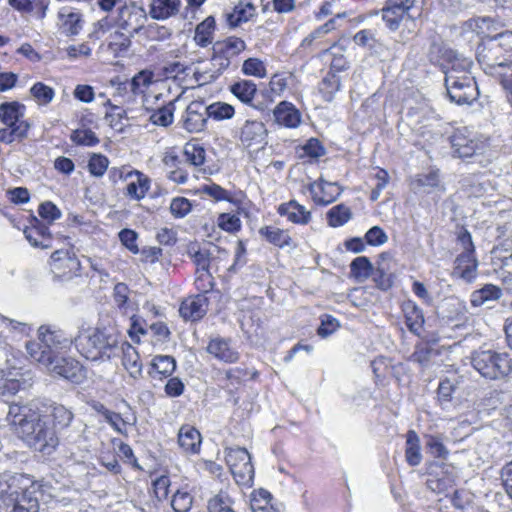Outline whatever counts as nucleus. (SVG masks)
<instances>
[{
  "label": "nucleus",
  "instance_id": "nucleus-1",
  "mask_svg": "<svg viewBox=\"0 0 512 512\" xmlns=\"http://www.w3.org/2000/svg\"><path fill=\"white\" fill-rule=\"evenodd\" d=\"M7 421L30 448L43 455H51L59 445L54 428L42 421L40 413L31 405L10 404Z\"/></svg>",
  "mask_w": 512,
  "mask_h": 512
},
{
  "label": "nucleus",
  "instance_id": "nucleus-2",
  "mask_svg": "<svg viewBox=\"0 0 512 512\" xmlns=\"http://www.w3.org/2000/svg\"><path fill=\"white\" fill-rule=\"evenodd\" d=\"M119 337V333L113 327L102 326L80 331L74 342L86 359L106 361L118 350Z\"/></svg>",
  "mask_w": 512,
  "mask_h": 512
},
{
  "label": "nucleus",
  "instance_id": "nucleus-3",
  "mask_svg": "<svg viewBox=\"0 0 512 512\" xmlns=\"http://www.w3.org/2000/svg\"><path fill=\"white\" fill-rule=\"evenodd\" d=\"M469 59H455L445 72V87L449 99L458 104H470L479 95L476 81L471 74Z\"/></svg>",
  "mask_w": 512,
  "mask_h": 512
},
{
  "label": "nucleus",
  "instance_id": "nucleus-4",
  "mask_svg": "<svg viewBox=\"0 0 512 512\" xmlns=\"http://www.w3.org/2000/svg\"><path fill=\"white\" fill-rule=\"evenodd\" d=\"M246 48L245 42L237 37H228L213 45L211 65L214 70L196 71L195 78L201 85L216 80Z\"/></svg>",
  "mask_w": 512,
  "mask_h": 512
},
{
  "label": "nucleus",
  "instance_id": "nucleus-5",
  "mask_svg": "<svg viewBox=\"0 0 512 512\" xmlns=\"http://www.w3.org/2000/svg\"><path fill=\"white\" fill-rule=\"evenodd\" d=\"M30 357L43 365L50 373L79 384L85 379L82 365L73 358L52 355L50 351H40L36 344H26Z\"/></svg>",
  "mask_w": 512,
  "mask_h": 512
},
{
  "label": "nucleus",
  "instance_id": "nucleus-6",
  "mask_svg": "<svg viewBox=\"0 0 512 512\" xmlns=\"http://www.w3.org/2000/svg\"><path fill=\"white\" fill-rule=\"evenodd\" d=\"M473 368L484 378L499 380L512 372V359L508 353L493 350H481L472 354Z\"/></svg>",
  "mask_w": 512,
  "mask_h": 512
},
{
  "label": "nucleus",
  "instance_id": "nucleus-7",
  "mask_svg": "<svg viewBox=\"0 0 512 512\" xmlns=\"http://www.w3.org/2000/svg\"><path fill=\"white\" fill-rule=\"evenodd\" d=\"M225 460L235 481L240 485H251L254 478V466L251 455L245 448L230 447L224 450Z\"/></svg>",
  "mask_w": 512,
  "mask_h": 512
},
{
  "label": "nucleus",
  "instance_id": "nucleus-8",
  "mask_svg": "<svg viewBox=\"0 0 512 512\" xmlns=\"http://www.w3.org/2000/svg\"><path fill=\"white\" fill-rule=\"evenodd\" d=\"M453 155L459 158H470L485 152L487 144L466 129L457 130L450 137Z\"/></svg>",
  "mask_w": 512,
  "mask_h": 512
},
{
  "label": "nucleus",
  "instance_id": "nucleus-9",
  "mask_svg": "<svg viewBox=\"0 0 512 512\" xmlns=\"http://www.w3.org/2000/svg\"><path fill=\"white\" fill-rule=\"evenodd\" d=\"M81 264L74 253L67 250H57L50 258V270L54 279L68 281L78 276Z\"/></svg>",
  "mask_w": 512,
  "mask_h": 512
},
{
  "label": "nucleus",
  "instance_id": "nucleus-10",
  "mask_svg": "<svg viewBox=\"0 0 512 512\" xmlns=\"http://www.w3.org/2000/svg\"><path fill=\"white\" fill-rule=\"evenodd\" d=\"M19 362V359L13 357L6 360L5 367L0 368V389L15 394L28 385L29 373L22 371Z\"/></svg>",
  "mask_w": 512,
  "mask_h": 512
},
{
  "label": "nucleus",
  "instance_id": "nucleus-11",
  "mask_svg": "<svg viewBox=\"0 0 512 512\" xmlns=\"http://www.w3.org/2000/svg\"><path fill=\"white\" fill-rule=\"evenodd\" d=\"M267 135L263 122L247 120L240 130V142L245 148L258 151L267 145Z\"/></svg>",
  "mask_w": 512,
  "mask_h": 512
},
{
  "label": "nucleus",
  "instance_id": "nucleus-12",
  "mask_svg": "<svg viewBox=\"0 0 512 512\" xmlns=\"http://www.w3.org/2000/svg\"><path fill=\"white\" fill-rule=\"evenodd\" d=\"M116 175H118L122 180H131L126 187L125 192V195L131 199H143L150 189L151 181L149 177L138 170H129L126 172L124 170H114L112 172V176L116 177Z\"/></svg>",
  "mask_w": 512,
  "mask_h": 512
},
{
  "label": "nucleus",
  "instance_id": "nucleus-13",
  "mask_svg": "<svg viewBox=\"0 0 512 512\" xmlns=\"http://www.w3.org/2000/svg\"><path fill=\"white\" fill-rule=\"evenodd\" d=\"M207 121L208 116L203 101H192L182 116V126L189 133L202 132Z\"/></svg>",
  "mask_w": 512,
  "mask_h": 512
},
{
  "label": "nucleus",
  "instance_id": "nucleus-14",
  "mask_svg": "<svg viewBox=\"0 0 512 512\" xmlns=\"http://www.w3.org/2000/svg\"><path fill=\"white\" fill-rule=\"evenodd\" d=\"M412 7L413 2L404 4L402 0H386L383 8L380 11H375L373 14L377 15L381 13L386 26L390 30L395 31L399 28L404 15L407 14Z\"/></svg>",
  "mask_w": 512,
  "mask_h": 512
},
{
  "label": "nucleus",
  "instance_id": "nucleus-15",
  "mask_svg": "<svg viewBox=\"0 0 512 512\" xmlns=\"http://www.w3.org/2000/svg\"><path fill=\"white\" fill-rule=\"evenodd\" d=\"M39 342H28L27 344H36L40 351H50L52 355H56V351L66 348L72 343L71 339L64 336L60 330H50L48 327L41 326L39 328Z\"/></svg>",
  "mask_w": 512,
  "mask_h": 512
},
{
  "label": "nucleus",
  "instance_id": "nucleus-16",
  "mask_svg": "<svg viewBox=\"0 0 512 512\" xmlns=\"http://www.w3.org/2000/svg\"><path fill=\"white\" fill-rule=\"evenodd\" d=\"M40 484H31L32 489H27L21 497L2 507L3 512H39V498L41 494Z\"/></svg>",
  "mask_w": 512,
  "mask_h": 512
},
{
  "label": "nucleus",
  "instance_id": "nucleus-17",
  "mask_svg": "<svg viewBox=\"0 0 512 512\" xmlns=\"http://www.w3.org/2000/svg\"><path fill=\"white\" fill-rule=\"evenodd\" d=\"M31 484H38L33 482L29 477L22 474L10 475L5 481V488H1L0 496L3 506L11 503L13 500L22 496L27 489H32Z\"/></svg>",
  "mask_w": 512,
  "mask_h": 512
},
{
  "label": "nucleus",
  "instance_id": "nucleus-18",
  "mask_svg": "<svg viewBox=\"0 0 512 512\" xmlns=\"http://www.w3.org/2000/svg\"><path fill=\"white\" fill-rule=\"evenodd\" d=\"M208 309V298L204 294L190 296L182 301L179 313L186 321H198Z\"/></svg>",
  "mask_w": 512,
  "mask_h": 512
},
{
  "label": "nucleus",
  "instance_id": "nucleus-19",
  "mask_svg": "<svg viewBox=\"0 0 512 512\" xmlns=\"http://www.w3.org/2000/svg\"><path fill=\"white\" fill-rule=\"evenodd\" d=\"M477 60L481 65L489 69L504 67L511 62V59L506 57L499 50V46L494 45L492 41H490L487 45L478 48Z\"/></svg>",
  "mask_w": 512,
  "mask_h": 512
},
{
  "label": "nucleus",
  "instance_id": "nucleus-20",
  "mask_svg": "<svg viewBox=\"0 0 512 512\" xmlns=\"http://www.w3.org/2000/svg\"><path fill=\"white\" fill-rule=\"evenodd\" d=\"M275 122L286 128H297L301 124V112L288 101H282L273 110Z\"/></svg>",
  "mask_w": 512,
  "mask_h": 512
},
{
  "label": "nucleus",
  "instance_id": "nucleus-21",
  "mask_svg": "<svg viewBox=\"0 0 512 512\" xmlns=\"http://www.w3.org/2000/svg\"><path fill=\"white\" fill-rule=\"evenodd\" d=\"M312 198L316 204L326 206L334 202L342 193V188L337 183L321 180L310 188Z\"/></svg>",
  "mask_w": 512,
  "mask_h": 512
},
{
  "label": "nucleus",
  "instance_id": "nucleus-22",
  "mask_svg": "<svg viewBox=\"0 0 512 512\" xmlns=\"http://www.w3.org/2000/svg\"><path fill=\"white\" fill-rule=\"evenodd\" d=\"M277 211L288 221L299 225L308 224L312 217L311 212L295 200L280 204Z\"/></svg>",
  "mask_w": 512,
  "mask_h": 512
},
{
  "label": "nucleus",
  "instance_id": "nucleus-23",
  "mask_svg": "<svg viewBox=\"0 0 512 512\" xmlns=\"http://www.w3.org/2000/svg\"><path fill=\"white\" fill-rule=\"evenodd\" d=\"M402 311L409 331L417 336H421L425 322L422 309L415 302L409 300L403 303Z\"/></svg>",
  "mask_w": 512,
  "mask_h": 512
},
{
  "label": "nucleus",
  "instance_id": "nucleus-24",
  "mask_svg": "<svg viewBox=\"0 0 512 512\" xmlns=\"http://www.w3.org/2000/svg\"><path fill=\"white\" fill-rule=\"evenodd\" d=\"M201 434L191 425H183L178 432V444L186 453H199L201 447Z\"/></svg>",
  "mask_w": 512,
  "mask_h": 512
},
{
  "label": "nucleus",
  "instance_id": "nucleus-25",
  "mask_svg": "<svg viewBox=\"0 0 512 512\" xmlns=\"http://www.w3.org/2000/svg\"><path fill=\"white\" fill-rule=\"evenodd\" d=\"M207 352L226 363L236 362L239 358L238 352L230 346L229 341L220 337L210 340Z\"/></svg>",
  "mask_w": 512,
  "mask_h": 512
},
{
  "label": "nucleus",
  "instance_id": "nucleus-26",
  "mask_svg": "<svg viewBox=\"0 0 512 512\" xmlns=\"http://www.w3.org/2000/svg\"><path fill=\"white\" fill-rule=\"evenodd\" d=\"M181 0H152L149 15L155 20H166L178 14Z\"/></svg>",
  "mask_w": 512,
  "mask_h": 512
},
{
  "label": "nucleus",
  "instance_id": "nucleus-27",
  "mask_svg": "<svg viewBox=\"0 0 512 512\" xmlns=\"http://www.w3.org/2000/svg\"><path fill=\"white\" fill-rule=\"evenodd\" d=\"M477 266L475 254L461 253L455 260L454 275L470 282L476 277Z\"/></svg>",
  "mask_w": 512,
  "mask_h": 512
},
{
  "label": "nucleus",
  "instance_id": "nucleus-28",
  "mask_svg": "<svg viewBox=\"0 0 512 512\" xmlns=\"http://www.w3.org/2000/svg\"><path fill=\"white\" fill-rule=\"evenodd\" d=\"M24 105L18 102L2 103L0 105V119L8 127H15L17 124H28L23 120Z\"/></svg>",
  "mask_w": 512,
  "mask_h": 512
},
{
  "label": "nucleus",
  "instance_id": "nucleus-29",
  "mask_svg": "<svg viewBox=\"0 0 512 512\" xmlns=\"http://www.w3.org/2000/svg\"><path fill=\"white\" fill-rule=\"evenodd\" d=\"M122 364L128 371L129 375L137 379L142 374V363L137 350L129 343L122 346Z\"/></svg>",
  "mask_w": 512,
  "mask_h": 512
},
{
  "label": "nucleus",
  "instance_id": "nucleus-30",
  "mask_svg": "<svg viewBox=\"0 0 512 512\" xmlns=\"http://www.w3.org/2000/svg\"><path fill=\"white\" fill-rule=\"evenodd\" d=\"M466 312V306L463 301H461L457 297H447L445 298L439 306L438 314L442 316V318H446L448 320H456L463 316Z\"/></svg>",
  "mask_w": 512,
  "mask_h": 512
},
{
  "label": "nucleus",
  "instance_id": "nucleus-31",
  "mask_svg": "<svg viewBox=\"0 0 512 512\" xmlns=\"http://www.w3.org/2000/svg\"><path fill=\"white\" fill-rule=\"evenodd\" d=\"M215 25L216 23L214 17L208 16L196 26L194 41L198 46L206 47L212 43Z\"/></svg>",
  "mask_w": 512,
  "mask_h": 512
},
{
  "label": "nucleus",
  "instance_id": "nucleus-32",
  "mask_svg": "<svg viewBox=\"0 0 512 512\" xmlns=\"http://www.w3.org/2000/svg\"><path fill=\"white\" fill-rule=\"evenodd\" d=\"M259 234L269 243L280 248L290 246L292 242L287 230H283L275 226L262 227L259 230Z\"/></svg>",
  "mask_w": 512,
  "mask_h": 512
},
{
  "label": "nucleus",
  "instance_id": "nucleus-33",
  "mask_svg": "<svg viewBox=\"0 0 512 512\" xmlns=\"http://www.w3.org/2000/svg\"><path fill=\"white\" fill-rule=\"evenodd\" d=\"M405 458L410 466H417L421 463L420 440L414 430L407 432Z\"/></svg>",
  "mask_w": 512,
  "mask_h": 512
},
{
  "label": "nucleus",
  "instance_id": "nucleus-34",
  "mask_svg": "<svg viewBox=\"0 0 512 512\" xmlns=\"http://www.w3.org/2000/svg\"><path fill=\"white\" fill-rule=\"evenodd\" d=\"M350 273L356 280L364 281L374 274V268L367 257L359 256L351 262Z\"/></svg>",
  "mask_w": 512,
  "mask_h": 512
},
{
  "label": "nucleus",
  "instance_id": "nucleus-35",
  "mask_svg": "<svg viewBox=\"0 0 512 512\" xmlns=\"http://www.w3.org/2000/svg\"><path fill=\"white\" fill-rule=\"evenodd\" d=\"M502 295V291L498 286L486 284L481 289L472 293L471 304L474 307L483 305L490 300H498Z\"/></svg>",
  "mask_w": 512,
  "mask_h": 512
},
{
  "label": "nucleus",
  "instance_id": "nucleus-36",
  "mask_svg": "<svg viewBox=\"0 0 512 512\" xmlns=\"http://www.w3.org/2000/svg\"><path fill=\"white\" fill-rule=\"evenodd\" d=\"M439 355V352L428 343H420L415 346L410 360L419 364L423 368L430 366L432 358Z\"/></svg>",
  "mask_w": 512,
  "mask_h": 512
},
{
  "label": "nucleus",
  "instance_id": "nucleus-37",
  "mask_svg": "<svg viewBox=\"0 0 512 512\" xmlns=\"http://www.w3.org/2000/svg\"><path fill=\"white\" fill-rule=\"evenodd\" d=\"M231 93L243 103H251L254 98L257 87L256 84L250 80H242L230 86Z\"/></svg>",
  "mask_w": 512,
  "mask_h": 512
},
{
  "label": "nucleus",
  "instance_id": "nucleus-38",
  "mask_svg": "<svg viewBox=\"0 0 512 512\" xmlns=\"http://www.w3.org/2000/svg\"><path fill=\"white\" fill-rule=\"evenodd\" d=\"M328 224L331 227H340L346 224L352 218V212L344 204H338L332 207L326 214Z\"/></svg>",
  "mask_w": 512,
  "mask_h": 512
},
{
  "label": "nucleus",
  "instance_id": "nucleus-39",
  "mask_svg": "<svg viewBox=\"0 0 512 512\" xmlns=\"http://www.w3.org/2000/svg\"><path fill=\"white\" fill-rule=\"evenodd\" d=\"M340 78L334 72H328L319 84V92L325 101H332L335 93L340 89Z\"/></svg>",
  "mask_w": 512,
  "mask_h": 512
},
{
  "label": "nucleus",
  "instance_id": "nucleus-40",
  "mask_svg": "<svg viewBox=\"0 0 512 512\" xmlns=\"http://www.w3.org/2000/svg\"><path fill=\"white\" fill-rule=\"evenodd\" d=\"M50 409V415L56 428L63 429L71 424L74 415L70 409L66 408L62 404L56 403L52 404Z\"/></svg>",
  "mask_w": 512,
  "mask_h": 512
},
{
  "label": "nucleus",
  "instance_id": "nucleus-41",
  "mask_svg": "<svg viewBox=\"0 0 512 512\" xmlns=\"http://www.w3.org/2000/svg\"><path fill=\"white\" fill-rule=\"evenodd\" d=\"M59 18L63 21L62 29L66 35L74 36L79 34L82 30L83 21L80 13L70 12L68 14H64L63 12H59Z\"/></svg>",
  "mask_w": 512,
  "mask_h": 512
},
{
  "label": "nucleus",
  "instance_id": "nucleus-42",
  "mask_svg": "<svg viewBox=\"0 0 512 512\" xmlns=\"http://www.w3.org/2000/svg\"><path fill=\"white\" fill-rule=\"evenodd\" d=\"M154 375H159L160 378L170 376L176 368V361L172 356L158 355L155 356L152 362Z\"/></svg>",
  "mask_w": 512,
  "mask_h": 512
},
{
  "label": "nucleus",
  "instance_id": "nucleus-43",
  "mask_svg": "<svg viewBox=\"0 0 512 512\" xmlns=\"http://www.w3.org/2000/svg\"><path fill=\"white\" fill-rule=\"evenodd\" d=\"M206 113L208 118L214 120H226L231 119L234 116V107L228 103L216 102L209 106H206Z\"/></svg>",
  "mask_w": 512,
  "mask_h": 512
},
{
  "label": "nucleus",
  "instance_id": "nucleus-44",
  "mask_svg": "<svg viewBox=\"0 0 512 512\" xmlns=\"http://www.w3.org/2000/svg\"><path fill=\"white\" fill-rule=\"evenodd\" d=\"M208 512H235L232 509V500L228 493L220 491L208 500Z\"/></svg>",
  "mask_w": 512,
  "mask_h": 512
},
{
  "label": "nucleus",
  "instance_id": "nucleus-45",
  "mask_svg": "<svg viewBox=\"0 0 512 512\" xmlns=\"http://www.w3.org/2000/svg\"><path fill=\"white\" fill-rule=\"evenodd\" d=\"M153 81V73L148 70L138 72L130 81V90L133 95L144 93Z\"/></svg>",
  "mask_w": 512,
  "mask_h": 512
},
{
  "label": "nucleus",
  "instance_id": "nucleus-46",
  "mask_svg": "<svg viewBox=\"0 0 512 512\" xmlns=\"http://www.w3.org/2000/svg\"><path fill=\"white\" fill-rule=\"evenodd\" d=\"M29 124H17L15 127H8L0 129V141L10 144L15 140H21L27 136Z\"/></svg>",
  "mask_w": 512,
  "mask_h": 512
},
{
  "label": "nucleus",
  "instance_id": "nucleus-47",
  "mask_svg": "<svg viewBox=\"0 0 512 512\" xmlns=\"http://www.w3.org/2000/svg\"><path fill=\"white\" fill-rule=\"evenodd\" d=\"M425 446L428 452L435 458L446 459L449 451L443 444L440 436L425 435Z\"/></svg>",
  "mask_w": 512,
  "mask_h": 512
},
{
  "label": "nucleus",
  "instance_id": "nucleus-48",
  "mask_svg": "<svg viewBox=\"0 0 512 512\" xmlns=\"http://www.w3.org/2000/svg\"><path fill=\"white\" fill-rule=\"evenodd\" d=\"M173 104L163 106L150 115V122L157 126L167 127L173 122Z\"/></svg>",
  "mask_w": 512,
  "mask_h": 512
},
{
  "label": "nucleus",
  "instance_id": "nucleus-49",
  "mask_svg": "<svg viewBox=\"0 0 512 512\" xmlns=\"http://www.w3.org/2000/svg\"><path fill=\"white\" fill-rule=\"evenodd\" d=\"M31 95L40 105L49 104L54 98V90L42 82L35 83L30 89Z\"/></svg>",
  "mask_w": 512,
  "mask_h": 512
},
{
  "label": "nucleus",
  "instance_id": "nucleus-50",
  "mask_svg": "<svg viewBox=\"0 0 512 512\" xmlns=\"http://www.w3.org/2000/svg\"><path fill=\"white\" fill-rule=\"evenodd\" d=\"M205 154V149L199 145L187 143L184 147L186 160L194 166H200L204 163Z\"/></svg>",
  "mask_w": 512,
  "mask_h": 512
},
{
  "label": "nucleus",
  "instance_id": "nucleus-51",
  "mask_svg": "<svg viewBox=\"0 0 512 512\" xmlns=\"http://www.w3.org/2000/svg\"><path fill=\"white\" fill-rule=\"evenodd\" d=\"M193 497L188 492L177 490L172 498L171 506L175 512H189Z\"/></svg>",
  "mask_w": 512,
  "mask_h": 512
},
{
  "label": "nucleus",
  "instance_id": "nucleus-52",
  "mask_svg": "<svg viewBox=\"0 0 512 512\" xmlns=\"http://www.w3.org/2000/svg\"><path fill=\"white\" fill-rule=\"evenodd\" d=\"M109 165V160L102 154H93L88 162V170L95 177H102Z\"/></svg>",
  "mask_w": 512,
  "mask_h": 512
},
{
  "label": "nucleus",
  "instance_id": "nucleus-53",
  "mask_svg": "<svg viewBox=\"0 0 512 512\" xmlns=\"http://www.w3.org/2000/svg\"><path fill=\"white\" fill-rule=\"evenodd\" d=\"M107 104L111 107V111L106 113V120L112 128L122 131L124 127L122 120L126 118V111L117 105L111 104L110 101Z\"/></svg>",
  "mask_w": 512,
  "mask_h": 512
},
{
  "label": "nucleus",
  "instance_id": "nucleus-54",
  "mask_svg": "<svg viewBox=\"0 0 512 512\" xmlns=\"http://www.w3.org/2000/svg\"><path fill=\"white\" fill-rule=\"evenodd\" d=\"M71 140L78 145L94 146L99 140L90 129H77L71 134Z\"/></svg>",
  "mask_w": 512,
  "mask_h": 512
},
{
  "label": "nucleus",
  "instance_id": "nucleus-55",
  "mask_svg": "<svg viewBox=\"0 0 512 512\" xmlns=\"http://www.w3.org/2000/svg\"><path fill=\"white\" fill-rule=\"evenodd\" d=\"M242 71L246 75H251L259 78L266 76V68L262 61L257 58H248L244 61Z\"/></svg>",
  "mask_w": 512,
  "mask_h": 512
},
{
  "label": "nucleus",
  "instance_id": "nucleus-56",
  "mask_svg": "<svg viewBox=\"0 0 512 512\" xmlns=\"http://www.w3.org/2000/svg\"><path fill=\"white\" fill-rule=\"evenodd\" d=\"M218 226L230 233L236 232L241 228V221L238 216L229 213H222L217 220Z\"/></svg>",
  "mask_w": 512,
  "mask_h": 512
},
{
  "label": "nucleus",
  "instance_id": "nucleus-57",
  "mask_svg": "<svg viewBox=\"0 0 512 512\" xmlns=\"http://www.w3.org/2000/svg\"><path fill=\"white\" fill-rule=\"evenodd\" d=\"M192 205L190 201L184 197H177L171 201V214L177 218L185 217L191 211Z\"/></svg>",
  "mask_w": 512,
  "mask_h": 512
},
{
  "label": "nucleus",
  "instance_id": "nucleus-58",
  "mask_svg": "<svg viewBox=\"0 0 512 512\" xmlns=\"http://www.w3.org/2000/svg\"><path fill=\"white\" fill-rule=\"evenodd\" d=\"M39 215L49 222H53L61 217V211L51 201H46L40 204L38 208Z\"/></svg>",
  "mask_w": 512,
  "mask_h": 512
},
{
  "label": "nucleus",
  "instance_id": "nucleus-59",
  "mask_svg": "<svg viewBox=\"0 0 512 512\" xmlns=\"http://www.w3.org/2000/svg\"><path fill=\"white\" fill-rule=\"evenodd\" d=\"M366 242L372 246H380L387 242L388 237L379 226H373L365 234Z\"/></svg>",
  "mask_w": 512,
  "mask_h": 512
},
{
  "label": "nucleus",
  "instance_id": "nucleus-60",
  "mask_svg": "<svg viewBox=\"0 0 512 512\" xmlns=\"http://www.w3.org/2000/svg\"><path fill=\"white\" fill-rule=\"evenodd\" d=\"M339 327V322L336 318L330 315H324L321 319V324L317 329L319 336L325 338L334 333Z\"/></svg>",
  "mask_w": 512,
  "mask_h": 512
},
{
  "label": "nucleus",
  "instance_id": "nucleus-61",
  "mask_svg": "<svg viewBox=\"0 0 512 512\" xmlns=\"http://www.w3.org/2000/svg\"><path fill=\"white\" fill-rule=\"evenodd\" d=\"M492 42L499 46V50L510 59L512 56V32L501 33Z\"/></svg>",
  "mask_w": 512,
  "mask_h": 512
},
{
  "label": "nucleus",
  "instance_id": "nucleus-62",
  "mask_svg": "<svg viewBox=\"0 0 512 512\" xmlns=\"http://www.w3.org/2000/svg\"><path fill=\"white\" fill-rule=\"evenodd\" d=\"M197 277L195 279L196 288L201 291L200 294H206L213 286V277L209 271L196 272Z\"/></svg>",
  "mask_w": 512,
  "mask_h": 512
},
{
  "label": "nucleus",
  "instance_id": "nucleus-63",
  "mask_svg": "<svg viewBox=\"0 0 512 512\" xmlns=\"http://www.w3.org/2000/svg\"><path fill=\"white\" fill-rule=\"evenodd\" d=\"M304 153L311 158H319L325 154V148L316 138H310L302 147Z\"/></svg>",
  "mask_w": 512,
  "mask_h": 512
},
{
  "label": "nucleus",
  "instance_id": "nucleus-64",
  "mask_svg": "<svg viewBox=\"0 0 512 512\" xmlns=\"http://www.w3.org/2000/svg\"><path fill=\"white\" fill-rule=\"evenodd\" d=\"M119 238L122 244L132 253L136 254L139 252L138 246L136 244L137 233L135 231L130 229H123L119 233Z\"/></svg>",
  "mask_w": 512,
  "mask_h": 512
}]
</instances>
